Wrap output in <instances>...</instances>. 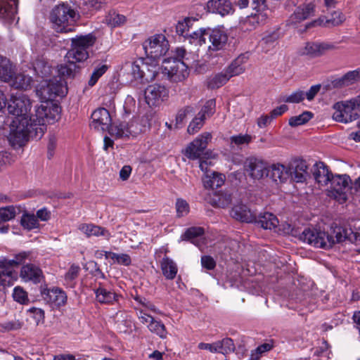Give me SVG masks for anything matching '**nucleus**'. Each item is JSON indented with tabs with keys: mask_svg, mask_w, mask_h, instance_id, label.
Returning <instances> with one entry per match:
<instances>
[{
	"mask_svg": "<svg viewBox=\"0 0 360 360\" xmlns=\"http://www.w3.org/2000/svg\"><path fill=\"white\" fill-rule=\"evenodd\" d=\"M359 234L354 233L351 229L344 228L336 224L330 226V231L326 232L314 228L305 229L300 235V239L315 248L329 249L335 243L346 240L356 243Z\"/></svg>",
	"mask_w": 360,
	"mask_h": 360,
	"instance_id": "nucleus-2",
	"label": "nucleus"
},
{
	"mask_svg": "<svg viewBox=\"0 0 360 360\" xmlns=\"http://www.w3.org/2000/svg\"><path fill=\"white\" fill-rule=\"evenodd\" d=\"M76 13L68 4H59L51 13V20L58 32H69L75 22Z\"/></svg>",
	"mask_w": 360,
	"mask_h": 360,
	"instance_id": "nucleus-4",
	"label": "nucleus"
},
{
	"mask_svg": "<svg viewBox=\"0 0 360 360\" xmlns=\"http://www.w3.org/2000/svg\"><path fill=\"white\" fill-rule=\"evenodd\" d=\"M328 195L342 204L352 195V179L347 174H335L331 176Z\"/></svg>",
	"mask_w": 360,
	"mask_h": 360,
	"instance_id": "nucleus-6",
	"label": "nucleus"
},
{
	"mask_svg": "<svg viewBox=\"0 0 360 360\" xmlns=\"http://www.w3.org/2000/svg\"><path fill=\"white\" fill-rule=\"evenodd\" d=\"M360 81V68L354 70L349 71L342 77L337 78L332 81V85L335 88H342L349 86Z\"/></svg>",
	"mask_w": 360,
	"mask_h": 360,
	"instance_id": "nucleus-27",
	"label": "nucleus"
},
{
	"mask_svg": "<svg viewBox=\"0 0 360 360\" xmlns=\"http://www.w3.org/2000/svg\"><path fill=\"white\" fill-rule=\"evenodd\" d=\"M217 343L219 344V349H220L219 353L227 354L234 352L235 350V345L231 338H224L221 340L217 341Z\"/></svg>",
	"mask_w": 360,
	"mask_h": 360,
	"instance_id": "nucleus-50",
	"label": "nucleus"
},
{
	"mask_svg": "<svg viewBox=\"0 0 360 360\" xmlns=\"http://www.w3.org/2000/svg\"><path fill=\"white\" fill-rule=\"evenodd\" d=\"M230 214L233 219L241 222L253 223L256 221V213L242 202L234 205Z\"/></svg>",
	"mask_w": 360,
	"mask_h": 360,
	"instance_id": "nucleus-20",
	"label": "nucleus"
},
{
	"mask_svg": "<svg viewBox=\"0 0 360 360\" xmlns=\"http://www.w3.org/2000/svg\"><path fill=\"white\" fill-rule=\"evenodd\" d=\"M192 39L195 42V45L202 46L207 44V41L210 43L207 46L209 51L222 50L226 46L228 41L227 34L217 28L212 29L210 27L200 28L193 32Z\"/></svg>",
	"mask_w": 360,
	"mask_h": 360,
	"instance_id": "nucleus-3",
	"label": "nucleus"
},
{
	"mask_svg": "<svg viewBox=\"0 0 360 360\" xmlns=\"http://www.w3.org/2000/svg\"><path fill=\"white\" fill-rule=\"evenodd\" d=\"M34 70L37 75L44 78L51 73V67L43 59H38L34 63Z\"/></svg>",
	"mask_w": 360,
	"mask_h": 360,
	"instance_id": "nucleus-43",
	"label": "nucleus"
},
{
	"mask_svg": "<svg viewBox=\"0 0 360 360\" xmlns=\"http://www.w3.org/2000/svg\"><path fill=\"white\" fill-rule=\"evenodd\" d=\"M217 341L214 342L212 344L210 343H205V342H200L198 344V347L200 349H205L208 350L212 353H219V346H218Z\"/></svg>",
	"mask_w": 360,
	"mask_h": 360,
	"instance_id": "nucleus-62",
	"label": "nucleus"
},
{
	"mask_svg": "<svg viewBox=\"0 0 360 360\" xmlns=\"http://www.w3.org/2000/svg\"><path fill=\"white\" fill-rule=\"evenodd\" d=\"M96 42V37L92 34L84 36H77L72 39V47L68 51L65 58L68 62H78L86 60L89 58L87 49Z\"/></svg>",
	"mask_w": 360,
	"mask_h": 360,
	"instance_id": "nucleus-5",
	"label": "nucleus"
},
{
	"mask_svg": "<svg viewBox=\"0 0 360 360\" xmlns=\"http://www.w3.org/2000/svg\"><path fill=\"white\" fill-rule=\"evenodd\" d=\"M205 119L198 114L190 122L187 131L190 134H194L198 131L204 124Z\"/></svg>",
	"mask_w": 360,
	"mask_h": 360,
	"instance_id": "nucleus-53",
	"label": "nucleus"
},
{
	"mask_svg": "<svg viewBox=\"0 0 360 360\" xmlns=\"http://www.w3.org/2000/svg\"><path fill=\"white\" fill-rule=\"evenodd\" d=\"M246 171L249 175L255 179H260L264 175H268V169L266 163L259 159L251 158L247 160Z\"/></svg>",
	"mask_w": 360,
	"mask_h": 360,
	"instance_id": "nucleus-22",
	"label": "nucleus"
},
{
	"mask_svg": "<svg viewBox=\"0 0 360 360\" xmlns=\"http://www.w3.org/2000/svg\"><path fill=\"white\" fill-rule=\"evenodd\" d=\"M148 328L151 333L156 334L162 339H165L167 336L165 326L160 321L154 319L152 322L148 324Z\"/></svg>",
	"mask_w": 360,
	"mask_h": 360,
	"instance_id": "nucleus-44",
	"label": "nucleus"
},
{
	"mask_svg": "<svg viewBox=\"0 0 360 360\" xmlns=\"http://www.w3.org/2000/svg\"><path fill=\"white\" fill-rule=\"evenodd\" d=\"M216 102L214 99H210L205 102L200 111L198 113L205 120L211 117L215 112Z\"/></svg>",
	"mask_w": 360,
	"mask_h": 360,
	"instance_id": "nucleus-51",
	"label": "nucleus"
},
{
	"mask_svg": "<svg viewBox=\"0 0 360 360\" xmlns=\"http://www.w3.org/2000/svg\"><path fill=\"white\" fill-rule=\"evenodd\" d=\"M321 86V84L311 86L310 89L306 93H304V96L307 97L308 101L313 100L318 92L320 91Z\"/></svg>",
	"mask_w": 360,
	"mask_h": 360,
	"instance_id": "nucleus-63",
	"label": "nucleus"
},
{
	"mask_svg": "<svg viewBox=\"0 0 360 360\" xmlns=\"http://www.w3.org/2000/svg\"><path fill=\"white\" fill-rule=\"evenodd\" d=\"M125 70H129L132 79L139 80L141 82H148L153 79L152 74L146 75V69L148 68V63L143 60L136 62H127L124 65Z\"/></svg>",
	"mask_w": 360,
	"mask_h": 360,
	"instance_id": "nucleus-16",
	"label": "nucleus"
},
{
	"mask_svg": "<svg viewBox=\"0 0 360 360\" xmlns=\"http://www.w3.org/2000/svg\"><path fill=\"white\" fill-rule=\"evenodd\" d=\"M20 224L27 230H32L39 226L38 219L34 214H24L20 220Z\"/></svg>",
	"mask_w": 360,
	"mask_h": 360,
	"instance_id": "nucleus-47",
	"label": "nucleus"
},
{
	"mask_svg": "<svg viewBox=\"0 0 360 360\" xmlns=\"http://www.w3.org/2000/svg\"><path fill=\"white\" fill-rule=\"evenodd\" d=\"M93 65H94V71L88 82L90 86H94L99 78L101 77L110 68V65L107 64V57L101 60H96Z\"/></svg>",
	"mask_w": 360,
	"mask_h": 360,
	"instance_id": "nucleus-31",
	"label": "nucleus"
},
{
	"mask_svg": "<svg viewBox=\"0 0 360 360\" xmlns=\"http://www.w3.org/2000/svg\"><path fill=\"white\" fill-rule=\"evenodd\" d=\"M201 264L207 270H212L216 266V262L210 255H204L201 257Z\"/></svg>",
	"mask_w": 360,
	"mask_h": 360,
	"instance_id": "nucleus-61",
	"label": "nucleus"
},
{
	"mask_svg": "<svg viewBox=\"0 0 360 360\" xmlns=\"http://www.w3.org/2000/svg\"><path fill=\"white\" fill-rule=\"evenodd\" d=\"M96 300L101 304H112L117 301L119 295L111 290H108L99 283L97 288H94Z\"/></svg>",
	"mask_w": 360,
	"mask_h": 360,
	"instance_id": "nucleus-26",
	"label": "nucleus"
},
{
	"mask_svg": "<svg viewBox=\"0 0 360 360\" xmlns=\"http://www.w3.org/2000/svg\"><path fill=\"white\" fill-rule=\"evenodd\" d=\"M194 109L191 106H186L180 109L176 116V124H181L188 115L193 114Z\"/></svg>",
	"mask_w": 360,
	"mask_h": 360,
	"instance_id": "nucleus-58",
	"label": "nucleus"
},
{
	"mask_svg": "<svg viewBox=\"0 0 360 360\" xmlns=\"http://www.w3.org/2000/svg\"><path fill=\"white\" fill-rule=\"evenodd\" d=\"M207 9L210 13L222 16L233 12L232 4L229 0H209L207 3Z\"/></svg>",
	"mask_w": 360,
	"mask_h": 360,
	"instance_id": "nucleus-23",
	"label": "nucleus"
},
{
	"mask_svg": "<svg viewBox=\"0 0 360 360\" xmlns=\"http://www.w3.org/2000/svg\"><path fill=\"white\" fill-rule=\"evenodd\" d=\"M162 71L173 82L184 80L188 75V65L180 59L165 58L162 61Z\"/></svg>",
	"mask_w": 360,
	"mask_h": 360,
	"instance_id": "nucleus-10",
	"label": "nucleus"
},
{
	"mask_svg": "<svg viewBox=\"0 0 360 360\" xmlns=\"http://www.w3.org/2000/svg\"><path fill=\"white\" fill-rule=\"evenodd\" d=\"M204 229L200 226H193L187 229L181 235V240H189L193 244H196V238L204 234Z\"/></svg>",
	"mask_w": 360,
	"mask_h": 360,
	"instance_id": "nucleus-42",
	"label": "nucleus"
},
{
	"mask_svg": "<svg viewBox=\"0 0 360 360\" xmlns=\"http://www.w3.org/2000/svg\"><path fill=\"white\" fill-rule=\"evenodd\" d=\"M160 267L163 276L167 280H173L178 272L176 264L168 257L162 258L160 262Z\"/></svg>",
	"mask_w": 360,
	"mask_h": 360,
	"instance_id": "nucleus-33",
	"label": "nucleus"
},
{
	"mask_svg": "<svg viewBox=\"0 0 360 360\" xmlns=\"http://www.w3.org/2000/svg\"><path fill=\"white\" fill-rule=\"evenodd\" d=\"M28 255V252H22L16 255L14 259H12L0 257V278L3 276L12 278L13 274L12 268L23 263Z\"/></svg>",
	"mask_w": 360,
	"mask_h": 360,
	"instance_id": "nucleus-17",
	"label": "nucleus"
},
{
	"mask_svg": "<svg viewBox=\"0 0 360 360\" xmlns=\"http://www.w3.org/2000/svg\"><path fill=\"white\" fill-rule=\"evenodd\" d=\"M253 223L260 226L264 229H270L276 228L278 224L277 217L270 212H264L258 217L256 215V221Z\"/></svg>",
	"mask_w": 360,
	"mask_h": 360,
	"instance_id": "nucleus-32",
	"label": "nucleus"
},
{
	"mask_svg": "<svg viewBox=\"0 0 360 360\" xmlns=\"http://www.w3.org/2000/svg\"><path fill=\"white\" fill-rule=\"evenodd\" d=\"M79 66L73 62H68L58 66V72L60 77L73 78L78 72Z\"/></svg>",
	"mask_w": 360,
	"mask_h": 360,
	"instance_id": "nucleus-40",
	"label": "nucleus"
},
{
	"mask_svg": "<svg viewBox=\"0 0 360 360\" xmlns=\"http://www.w3.org/2000/svg\"><path fill=\"white\" fill-rule=\"evenodd\" d=\"M252 141V136L249 134H238L230 137V144L231 147L234 146L237 147H242L243 146L248 145Z\"/></svg>",
	"mask_w": 360,
	"mask_h": 360,
	"instance_id": "nucleus-49",
	"label": "nucleus"
},
{
	"mask_svg": "<svg viewBox=\"0 0 360 360\" xmlns=\"http://www.w3.org/2000/svg\"><path fill=\"white\" fill-rule=\"evenodd\" d=\"M271 176L274 181L285 182L290 179L288 166L281 164H274L271 167Z\"/></svg>",
	"mask_w": 360,
	"mask_h": 360,
	"instance_id": "nucleus-36",
	"label": "nucleus"
},
{
	"mask_svg": "<svg viewBox=\"0 0 360 360\" xmlns=\"http://www.w3.org/2000/svg\"><path fill=\"white\" fill-rule=\"evenodd\" d=\"M13 74V70L9 60L0 55V82H9Z\"/></svg>",
	"mask_w": 360,
	"mask_h": 360,
	"instance_id": "nucleus-39",
	"label": "nucleus"
},
{
	"mask_svg": "<svg viewBox=\"0 0 360 360\" xmlns=\"http://www.w3.org/2000/svg\"><path fill=\"white\" fill-rule=\"evenodd\" d=\"M225 181V176L219 173L212 172L210 174H206L202 179L204 186L206 188L212 190L221 187Z\"/></svg>",
	"mask_w": 360,
	"mask_h": 360,
	"instance_id": "nucleus-34",
	"label": "nucleus"
},
{
	"mask_svg": "<svg viewBox=\"0 0 360 360\" xmlns=\"http://www.w3.org/2000/svg\"><path fill=\"white\" fill-rule=\"evenodd\" d=\"M41 295L44 301L53 307L63 306L67 302L66 293L58 288L44 289L41 291Z\"/></svg>",
	"mask_w": 360,
	"mask_h": 360,
	"instance_id": "nucleus-19",
	"label": "nucleus"
},
{
	"mask_svg": "<svg viewBox=\"0 0 360 360\" xmlns=\"http://www.w3.org/2000/svg\"><path fill=\"white\" fill-rule=\"evenodd\" d=\"M10 81L11 82V85L12 87L26 90L30 86L32 79L31 77L23 74L14 75L13 73Z\"/></svg>",
	"mask_w": 360,
	"mask_h": 360,
	"instance_id": "nucleus-41",
	"label": "nucleus"
},
{
	"mask_svg": "<svg viewBox=\"0 0 360 360\" xmlns=\"http://www.w3.org/2000/svg\"><path fill=\"white\" fill-rule=\"evenodd\" d=\"M15 216V209L13 206H8L0 209V223L11 220Z\"/></svg>",
	"mask_w": 360,
	"mask_h": 360,
	"instance_id": "nucleus-54",
	"label": "nucleus"
},
{
	"mask_svg": "<svg viewBox=\"0 0 360 360\" xmlns=\"http://www.w3.org/2000/svg\"><path fill=\"white\" fill-rule=\"evenodd\" d=\"M91 127L96 130L105 131L112 122L109 111L105 108H98L91 114Z\"/></svg>",
	"mask_w": 360,
	"mask_h": 360,
	"instance_id": "nucleus-18",
	"label": "nucleus"
},
{
	"mask_svg": "<svg viewBox=\"0 0 360 360\" xmlns=\"http://www.w3.org/2000/svg\"><path fill=\"white\" fill-rule=\"evenodd\" d=\"M17 0H0V18L11 19L16 13Z\"/></svg>",
	"mask_w": 360,
	"mask_h": 360,
	"instance_id": "nucleus-38",
	"label": "nucleus"
},
{
	"mask_svg": "<svg viewBox=\"0 0 360 360\" xmlns=\"http://www.w3.org/2000/svg\"><path fill=\"white\" fill-rule=\"evenodd\" d=\"M80 271V267L79 265L73 264L69 268L68 272L65 274V281L70 287H74L75 281L78 277Z\"/></svg>",
	"mask_w": 360,
	"mask_h": 360,
	"instance_id": "nucleus-48",
	"label": "nucleus"
},
{
	"mask_svg": "<svg viewBox=\"0 0 360 360\" xmlns=\"http://www.w3.org/2000/svg\"><path fill=\"white\" fill-rule=\"evenodd\" d=\"M55 120L51 109L41 104L36 108L35 115L27 118L15 117L10 125L8 141L13 147L22 146L30 138L40 139L46 129V122Z\"/></svg>",
	"mask_w": 360,
	"mask_h": 360,
	"instance_id": "nucleus-1",
	"label": "nucleus"
},
{
	"mask_svg": "<svg viewBox=\"0 0 360 360\" xmlns=\"http://www.w3.org/2000/svg\"><path fill=\"white\" fill-rule=\"evenodd\" d=\"M272 345L269 343H264L257 347L255 352H252L250 360H258L259 354L271 350Z\"/></svg>",
	"mask_w": 360,
	"mask_h": 360,
	"instance_id": "nucleus-60",
	"label": "nucleus"
},
{
	"mask_svg": "<svg viewBox=\"0 0 360 360\" xmlns=\"http://www.w3.org/2000/svg\"><path fill=\"white\" fill-rule=\"evenodd\" d=\"M30 108L31 101L27 96L22 93L12 95L8 102V111L15 117L30 119L27 113Z\"/></svg>",
	"mask_w": 360,
	"mask_h": 360,
	"instance_id": "nucleus-12",
	"label": "nucleus"
},
{
	"mask_svg": "<svg viewBox=\"0 0 360 360\" xmlns=\"http://www.w3.org/2000/svg\"><path fill=\"white\" fill-rule=\"evenodd\" d=\"M131 124H129L124 122L115 123L113 124H111L109 129L106 131H108L110 136H114L116 139L126 138L129 137L133 133L131 129Z\"/></svg>",
	"mask_w": 360,
	"mask_h": 360,
	"instance_id": "nucleus-28",
	"label": "nucleus"
},
{
	"mask_svg": "<svg viewBox=\"0 0 360 360\" xmlns=\"http://www.w3.org/2000/svg\"><path fill=\"white\" fill-rule=\"evenodd\" d=\"M212 139L210 132H204L191 142L184 150H182L184 155L190 160H198L207 158V148L209 141Z\"/></svg>",
	"mask_w": 360,
	"mask_h": 360,
	"instance_id": "nucleus-7",
	"label": "nucleus"
},
{
	"mask_svg": "<svg viewBox=\"0 0 360 360\" xmlns=\"http://www.w3.org/2000/svg\"><path fill=\"white\" fill-rule=\"evenodd\" d=\"M176 210L179 217H184L188 213L189 205L185 200L179 198L176 202Z\"/></svg>",
	"mask_w": 360,
	"mask_h": 360,
	"instance_id": "nucleus-57",
	"label": "nucleus"
},
{
	"mask_svg": "<svg viewBox=\"0 0 360 360\" xmlns=\"http://www.w3.org/2000/svg\"><path fill=\"white\" fill-rule=\"evenodd\" d=\"M247 60L248 58L245 55H240L236 58L226 70L229 77H232L242 74L245 70L244 63Z\"/></svg>",
	"mask_w": 360,
	"mask_h": 360,
	"instance_id": "nucleus-37",
	"label": "nucleus"
},
{
	"mask_svg": "<svg viewBox=\"0 0 360 360\" xmlns=\"http://www.w3.org/2000/svg\"><path fill=\"white\" fill-rule=\"evenodd\" d=\"M198 19L193 17H186L183 20L179 21L176 26V33L184 37L185 39L188 40L190 44H194L193 41L194 39H192L193 32L189 33V30H188V24L191 22H194L197 21Z\"/></svg>",
	"mask_w": 360,
	"mask_h": 360,
	"instance_id": "nucleus-35",
	"label": "nucleus"
},
{
	"mask_svg": "<svg viewBox=\"0 0 360 360\" xmlns=\"http://www.w3.org/2000/svg\"><path fill=\"white\" fill-rule=\"evenodd\" d=\"M251 7L255 12L248 15L243 23L248 30L265 24L269 18L266 0H251Z\"/></svg>",
	"mask_w": 360,
	"mask_h": 360,
	"instance_id": "nucleus-9",
	"label": "nucleus"
},
{
	"mask_svg": "<svg viewBox=\"0 0 360 360\" xmlns=\"http://www.w3.org/2000/svg\"><path fill=\"white\" fill-rule=\"evenodd\" d=\"M13 297L16 302L20 304H25L29 302L27 292L19 286L14 288Z\"/></svg>",
	"mask_w": 360,
	"mask_h": 360,
	"instance_id": "nucleus-56",
	"label": "nucleus"
},
{
	"mask_svg": "<svg viewBox=\"0 0 360 360\" xmlns=\"http://www.w3.org/2000/svg\"><path fill=\"white\" fill-rule=\"evenodd\" d=\"M313 175L316 181L321 186H326L331 181V176H334L328 169L327 165L319 162L314 165Z\"/></svg>",
	"mask_w": 360,
	"mask_h": 360,
	"instance_id": "nucleus-25",
	"label": "nucleus"
},
{
	"mask_svg": "<svg viewBox=\"0 0 360 360\" xmlns=\"http://www.w3.org/2000/svg\"><path fill=\"white\" fill-rule=\"evenodd\" d=\"M304 99V92L297 90L288 96H283L281 101L289 103H298Z\"/></svg>",
	"mask_w": 360,
	"mask_h": 360,
	"instance_id": "nucleus-52",
	"label": "nucleus"
},
{
	"mask_svg": "<svg viewBox=\"0 0 360 360\" xmlns=\"http://www.w3.org/2000/svg\"><path fill=\"white\" fill-rule=\"evenodd\" d=\"M79 229L88 238L102 236L109 239L111 237L110 233L106 229L92 224H82L79 225Z\"/></svg>",
	"mask_w": 360,
	"mask_h": 360,
	"instance_id": "nucleus-29",
	"label": "nucleus"
},
{
	"mask_svg": "<svg viewBox=\"0 0 360 360\" xmlns=\"http://www.w3.org/2000/svg\"><path fill=\"white\" fill-rule=\"evenodd\" d=\"M143 46L148 57L154 60L164 56L169 50V42L162 34L150 37Z\"/></svg>",
	"mask_w": 360,
	"mask_h": 360,
	"instance_id": "nucleus-11",
	"label": "nucleus"
},
{
	"mask_svg": "<svg viewBox=\"0 0 360 360\" xmlns=\"http://www.w3.org/2000/svg\"><path fill=\"white\" fill-rule=\"evenodd\" d=\"M42 275L41 270L33 264H27L22 267L20 276L25 281L39 283Z\"/></svg>",
	"mask_w": 360,
	"mask_h": 360,
	"instance_id": "nucleus-30",
	"label": "nucleus"
},
{
	"mask_svg": "<svg viewBox=\"0 0 360 360\" xmlns=\"http://www.w3.org/2000/svg\"><path fill=\"white\" fill-rule=\"evenodd\" d=\"M338 48L335 43L327 41H308L301 49L300 53L309 58L321 57L328 51L335 50Z\"/></svg>",
	"mask_w": 360,
	"mask_h": 360,
	"instance_id": "nucleus-13",
	"label": "nucleus"
},
{
	"mask_svg": "<svg viewBox=\"0 0 360 360\" xmlns=\"http://www.w3.org/2000/svg\"><path fill=\"white\" fill-rule=\"evenodd\" d=\"M60 84H54L53 81H45L44 84H41L39 88L37 89V95L42 103L52 100L56 96H60Z\"/></svg>",
	"mask_w": 360,
	"mask_h": 360,
	"instance_id": "nucleus-21",
	"label": "nucleus"
},
{
	"mask_svg": "<svg viewBox=\"0 0 360 360\" xmlns=\"http://www.w3.org/2000/svg\"><path fill=\"white\" fill-rule=\"evenodd\" d=\"M313 116L314 115L311 112L304 111L297 116H294L290 118L288 123L291 127H297L308 122L313 117Z\"/></svg>",
	"mask_w": 360,
	"mask_h": 360,
	"instance_id": "nucleus-45",
	"label": "nucleus"
},
{
	"mask_svg": "<svg viewBox=\"0 0 360 360\" xmlns=\"http://www.w3.org/2000/svg\"><path fill=\"white\" fill-rule=\"evenodd\" d=\"M144 94L149 106H158L168 98L169 90L164 85L153 84L148 86Z\"/></svg>",
	"mask_w": 360,
	"mask_h": 360,
	"instance_id": "nucleus-14",
	"label": "nucleus"
},
{
	"mask_svg": "<svg viewBox=\"0 0 360 360\" xmlns=\"http://www.w3.org/2000/svg\"><path fill=\"white\" fill-rule=\"evenodd\" d=\"M27 312L34 319L35 323L38 325L44 320V311L41 309L32 307L27 310Z\"/></svg>",
	"mask_w": 360,
	"mask_h": 360,
	"instance_id": "nucleus-59",
	"label": "nucleus"
},
{
	"mask_svg": "<svg viewBox=\"0 0 360 360\" xmlns=\"http://www.w3.org/2000/svg\"><path fill=\"white\" fill-rule=\"evenodd\" d=\"M333 108V118L337 122L349 123L358 119L360 116L359 108L352 99L345 102L335 103Z\"/></svg>",
	"mask_w": 360,
	"mask_h": 360,
	"instance_id": "nucleus-8",
	"label": "nucleus"
},
{
	"mask_svg": "<svg viewBox=\"0 0 360 360\" xmlns=\"http://www.w3.org/2000/svg\"><path fill=\"white\" fill-rule=\"evenodd\" d=\"M278 38V35L277 33H272L271 34H269L268 36H266L262 39V44H266L269 45V46H274V44L277 41Z\"/></svg>",
	"mask_w": 360,
	"mask_h": 360,
	"instance_id": "nucleus-64",
	"label": "nucleus"
},
{
	"mask_svg": "<svg viewBox=\"0 0 360 360\" xmlns=\"http://www.w3.org/2000/svg\"><path fill=\"white\" fill-rule=\"evenodd\" d=\"M126 21V18L124 15L118 14L116 13H110L107 18L108 24L112 26H120L124 24Z\"/></svg>",
	"mask_w": 360,
	"mask_h": 360,
	"instance_id": "nucleus-55",
	"label": "nucleus"
},
{
	"mask_svg": "<svg viewBox=\"0 0 360 360\" xmlns=\"http://www.w3.org/2000/svg\"><path fill=\"white\" fill-rule=\"evenodd\" d=\"M307 165L302 159L292 160L288 165L290 179L297 183H302L306 181L307 173Z\"/></svg>",
	"mask_w": 360,
	"mask_h": 360,
	"instance_id": "nucleus-15",
	"label": "nucleus"
},
{
	"mask_svg": "<svg viewBox=\"0 0 360 360\" xmlns=\"http://www.w3.org/2000/svg\"><path fill=\"white\" fill-rule=\"evenodd\" d=\"M231 77L226 72L216 75L208 82V86L211 89H217L225 84Z\"/></svg>",
	"mask_w": 360,
	"mask_h": 360,
	"instance_id": "nucleus-46",
	"label": "nucleus"
},
{
	"mask_svg": "<svg viewBox=\"0 0 360 360\" xmlns=\"http://www.w3.org/2000/svg\"><path fill=\"white\" fill-rule=\"evenodd\" d=\"M314 13L315 6L313 4L309 3L304 4L296 8L295 12L290 17L289 20L291 24L296 25L314 15Z\"/></svg>",
	"mask_w": 360,
	"mask_h": 360,
	"instance_id": "nucleus-24",
	"label": "nucleus"
}]
</instances>
